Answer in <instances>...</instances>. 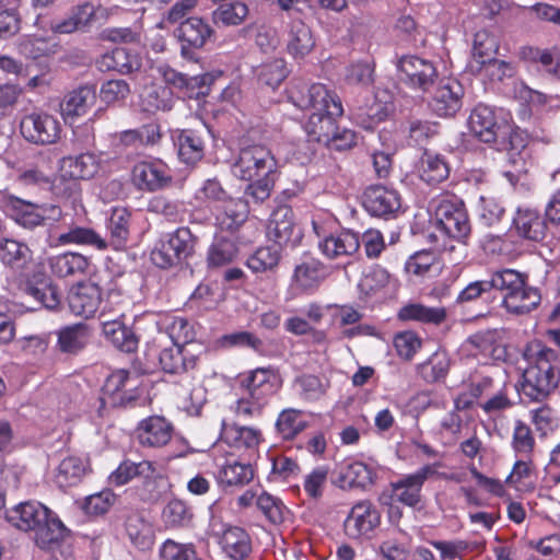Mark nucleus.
<instances>
[{"mask_svg":"<svg viewBox=\"0 0 560 560\" xmlns=\"http://www.w3.org/2000/svg\"><path fill=\"white\" fill-rule=\"evenodd\" d=\"M289 100L302 110H312L304 125V130L313 141L324 144L334 130H337L338 118L343 115L341 98L336 91L325 84H298L289 90Z\"/></svg>","mask_w":560,"mask_h":560,"instance_id":"f257e3e1","label":"nucleus"},{"mask_svg":"<svg viewBox=\"0 0 560 560\" xmlns=\"http://www.w3.org/2000/svg\"><path fill=\"white\" fill-rule=\"evenodd\" d=\"M5 520L20 530L34 532V541L42 550L56 552L70 536L60 518L37 501L22 502L7 510Z\"/></svg>","mask_w":560,"mask_h":560,"instance_id":"f03ea898","label":"nucleus"},{"mask_svg":"<svg viewBox=\"0 0 560 560\" xmlns=\"http://www.w3.org/2000/svg\"><path fill=\"white\" fill-rule=\"evenodd\" d=\"M524 357L528 365L522 374L520 392L532 402H542L560 384L559 353L537 341Z\"/></svg>","mask_w":560,"mask_h":560,"instance_id":"7ed1b4c3","label":"nucleus"},{"mask_svg":"<svg viewBox=\"0 0 560 560\" xmlns=\"http://www.w3.org/2000/svg\"><path fill=\"white\" fill-rule=\"evenodd\" d=\"M238 388L242 394L231 408L233 413L244 420L260 418L278 390L277 372L271 366L245 372L238 377Z\"/></svg>","mask_w":560,"mask_h":560,"instance_id":"20e7f679","label":"nucleus"},{"mask_svg":"<svg viewBox=\"0 0 560 560\" xmlns=\"http://www.w3.org/2000/svg\"><path fill=\"white\" fill-rule=\"evenodd\" d=\"M443 464L441 462H435L432 464H425L421 466L419 469L411 474L404 475L399 479L392 481L389 483L390 487V495L389 499L392 501L398 502L405 506L416 509L422 502V489L425 481L435 475L439 478L450 481L459 482L462 481L460 477L456 474H439L438 468L442 467Z\"/></svg>","mask_w":560,"mask_h":560,"instance_id":"39448f33","label":"nucleus"},{"mask_svg":"<svg viewBox=\"0 0 560 560\" xmlns=\"http://www.w3.org/2000/svg\"><path fill=\"white\" fill-rule=\"evenodd\" d=\"M0 208L16 224L30 230L43 226L47 221L59 222L63 217L58 205L34 203L13 195L2 196Z\"/></svg>","mask_w":560,"mask_h":560,"instance_id":"423d86ee","label":"nucleus"},{"mask_svg":"<svg viewBox=\"0 0 560 560\" xmlns=\"http://www.w3.org/2000/svg\"><path fill=\"white\" fill-rule=\"evenodd\" d=\"M435 226L445 236L467 245L471 233V224L466 206L457 198H443L435 208Z\"/></svg>","mask_w":560,"mask_h":560,"instance_id":"0eeeda50","label":"nucleus"},{"mask_svg":"<svg viewBox=\"0 0 560 560\" xmlns=\"http://www.w3.org/2000/svg\"><path fill=\"white\" fill-rule=\"evenodd\" d=\"M265 441L262 431L256 427L241 425L222 419L218 446L225 445L226 454L238 458H250L258 453L260 444Z\"/></svg>","mask_w":560,"mask_h":560,"instance_id":"6e6552de","label":"nucleus"},{"mask_svg":"<svg viewBox=\"0 0 560 560\" xmlns=\"http://www.w3.org/2000/svg\"><path fill=\"white\" fill-rule=\"evenodd\" d=\"M277 161L270 149L262 144H252L240 150L232 165V173L241 180L250 182L256 177L272 175Z\"/></svg>","mask_w":560,"mask_h":560,"instance_id":"1a4fd4ad","label":"nucleus"},{"mask_svg":"<svg viewBox=\"0 0 560 560\" xmlns=\"http://www.w3.org/2000/svg\"><path fill=\"white\" fill-rule=\"evenodd\" d=\"M180 45V55L188 60L196 59L197 52L215 40L212 25L200 16H188L175 30Z\"/></svg>","mask_w":560,"mask_h":560,"instance_id":"9d476101","label":"nucleus"},{"mask_svg":"<svg viewBox=\"0 0 560 560\" xmlns=\"http://www.w3.org/2000/svg\"><path fill=\"white\" fill-rule=\"evenodd\" d=\"M400 81L413 91L428 93L439 79V71L432 60L406 55L397 62Z\"/></svg>","mask_w":560,"mask_h":560,"instance_id":"9b49d317","label":"nucleus"},{"mask_svg":"<svg viewBox=\"0 0 560 560\" xmlns=\"http://www.w3.org/2000/svg\"><path fill=\"white\" fill-rule=\"evenodd\" d=\"M139 378L128 370L119 369L112 372L102 388V407H126L133 405L139 398Z\"/></svg>","mask_w":560,"mask_h":560,"instance_id":"f8f14e48","label":"nucleus"},{"mask_svg":"<svg viewBox=\"0 0 560 560\" xmlns=\"http://www.w3.org/2000/svg\"><path fill=\"white\" fill-rule=\"evenodd\" d=\"M20 132L27 142L46 145L56 143L60 139L61 126L52 115L33 112L22 117Z\"/></svg>","mask_w":560,"mask_h":560,"instance_id":"ddd939ff","label":"nucleus"},{"mask_svg":"<svg viewBox=\"0 0 560 560\" xmlns=\"http://www.w3.org/2000/svg\"><path fill=\"white\" fill-rule=\"evenodd\" d=\"M362 206L370 215L389 220L400 210L401 197L394 188L374 184L364 189Z\"/></svg>","mask_w":560,"mask_h":560,"instance_id":"4468645a","label":"nucleus"},{"mask_svg":"<svg viewBox=\"0 0 560 560\" xmlns=\"http://www.w3.org/2000/svg\"><path fill=\"white\" fill-rule=\"evenodd\" d=\"M510 235H515L521 241L540 243L548 232L545 215L536 208L518 207L512 218Z\"/></svg>","mask_w":560,"mask_h":560,"instance_id":"2eb2a0df","label":"nucleus"},{"mask_svg":"<svg viewBox=\"0 0 560 560\" xmlns=\"http://www.w3.org/2000/svg\"><path fill=\"white\" fill-rule=\"evenodd\" d=\"M381 513L370 500L357 502L348 513L343 528L350 539L369 538L380 526Z\"/></svg>","mask_w":560,"mask_h":560,"instance_id":"dca6fc26","label":"nucleus"},{"mask_svg":"<svg viewBox=\"0 0 560 560\" xmlns=\"http://www.w3.org/2000/svg\"><path fill=\"white\" fill-rule=\"evenodd\" d=\"M67 301L71 314L84 319L93 318L103 302L102 289L94 282H79L69 291Z\"/></svg>","mask_w":560,"mask_h":560,"instance_id":"f3484780","label":"nucleus"},{"mask_svg":"<svg viewBox=\"0 0 560 560\" xmlns=\"http://www.w3.org/2000/svg\"><path fill=\"white\" fill-rule=\"evenodd\" d=\"M505 121H499L492 107L478 104L470 113L468 125L470 131L481 142H497L500 132L504 131Z\"/></svg>","mask_w":560,"mask_h":560,"instance_id":"a211bd4d","label":"nucleus"},{"mask_svg":"<svg viewBox=\"0 0 560 560\" xmlns=\"http://www.w3.org/2000/svg\"><path fill=\"white\" fill-rule=\"evenodd\" d=\"M133 184L145 191H156L163 189L172 182L167 167L160 161L138 162L131 171Z\"/></svg>","mask_w":560,"mask_h":560,"instance_id":"6ab92c4d","label":"nucleus"},{"mask_svg":"<svg viewBox=\"0 0 560 560\" xmlns=\"http://www.w3.org/2000/svg\"><path fill=\"white\" fill-rule=\"evenodd\" d=\"M95 66L101 72L130 74L141 69L142 59L138 52L131 49L115 47L101 55L95 60Z\"/></svg>","mask_w":560,"mask_h":560,"instance_id":"aec40b11","label":"nucleus"},{"mask_svg":"<svg viewBox=\"0 0 560 560\" xmlns=\"http://www.w3.org/2000/svg\"><path fill=\"white\" fill-rule=\"evenodd\" d=\"M55 334L57 351L67 355H78L89 346L92 328L85 323H74L60 327Z\"/></svg>","mask_w":560,"mask_h":560,"instance_id":"412c9836","label":"nucleus"},{"mask_svg":"<svg viewBox=\"0 0 560 560\" xmlns=\"http://www.w3.org/2000/svg\"><path fill=\"white\" fill-rule=\"evenodd\" d=\"M132 224V212L126 207H113L106 220L108 248L119 252L127 248Z\"/></svg>","mask_w":560,"mask_h":560,"instance_id":"4be33fe9","label":"nucleus"},{"mask_svg":"<svg viewBox=\"0 0 560 560\" xmlns=\"http://www.w3.org/2000/svg\"><path fill=\"white\" fill-rule=\"evenodd\" d=\"M249 213L248 201L229 198L214 210L215 225L220 231L234 234L246 222Z\"/></svg>","mask_w":560,"mask_h":560,"instance_id":"5701e85b","label":"nucleus"},{"mask_svg":"<svg viewBox=\"0 0 560 560\" xmlns=\"http://www.w3.org/2000/svg\"><path fill=\"white\" fill-rule=\"evenodd\" d=\"M463 95V86L458 81H442L434 91L431 107L439 116H454L462 107Z\"/></svg>","mask_w":560,"mask_h":560,"instance_id":"b1692460","label":"nucleus"},{"mask_svg":"<svg viewBox=\"0 0 560 560\" xmlns=\"http://www.w3.org/2000/svg\"><path fill=\"white\" fill-rule=\"evenodd\" d=\"M137 439L144 447H162L173 434V425L163 417L152 416L142 420L137 427Z\"/></svg>","mask_w":560,"mask_h":560,"instance_id":"393cba45","label":"nucleus"},{"mask_svg":"<svg viewBox=\"0 0 560 560\" xmlns=\"http://www.w3.org/2000/svg\"><path fill=\"white\" fill-rule=\"evenodd\" d=\"M90 259L75 252H66L49 258V268L54 277L74 280L86 276Z\"/></svg>","mask_w":560,"mask_h":560,"instance_id":"a878e982","label":"nucleus"},{"mask_svg":"<svg viewBox=\"0 0 560 560\" xmlns=\"http://www.w3.org/2000/svg\"><path fill=\"white\" fill-rule=\"evenodd\" d=\"M499 49L497 37L488 30H479L474 35L471 58L466 66V70L474 74H480L485 63L493 58Z\"/></svg>","mask_w":560,"mask_h":560,"instance_id":"bb28decb","label":"nucleus"},{"mask_svg":"<svg viewBox=\"0 0 560 560\" xmlns=\"http://www.w3.org/2000/svg\"><path fill=\"white\" fill-rule=\"evenodd\" d=\"M246 458L226 454L223 463L218 464V481L223 487H244L254 479V468Z\"/></svg>","mask_w":560,"mask_h":560,"instance_id":"cd10ccee","label":"nucleus"},{"mask_svg":"<svg viewBox=\"0 0 560 560\" xmlns=\"http://www.w3.org/2000/svg\"><path fill=\"white\" fill-rule=\"evenodd\" d=\"M360 244L358 233L350 230H341L336 234L325 236L318 243V247L322 254L328 259H337L352 256L359 250Z\"/></svg>","mask_w":560,"mask_h":560,"instance_id":"c85d7f7f","label":"nucleus"},{"mask_svg":"<svg viewBox=\"0 0 560 560\" xmlns=\"http://www.w3.org/2000/svg\"><path fill=\"white\" fill-rule=\"evenodd\" d=\"M96 84L84 83L68 92L61 103V112L66 118L85 115L96 103Z\"/></svg>","mask_w":560,"mask_h":560,"instance_id":"c756f323","label":"nucleus"},{"mask_svg":"<svg viewBox=\"0 0 560 560\" xmlns=\"http://www.w3.org/2000/svg\"><path fill=\"white\" fill-rule=\"evenodd\" d=\"M138 492L144 502H158L170 490L171 483L158 465L149 460L140 476Z\"/></svg>","mask_w":560,"mask_h":560,"instance_id":"7c9ffc66","label":"nucleus"},{"mask_svg":"<svg viewBox=\"0 0 560 560\" xmlns=\"http://www.w3.org/2000/svg\"><path fill=\"white\" fill-rule=\"evenodd\" d=\"M198 359V354L187 346L164 349L159 357L162 370L170 374H183L194 370Z\"/></svg>","mask_w":560,"mask_h":560,"instance_id":"2f4dec72","label":"nucleus"},{"mask_svg":"<svg viewBox=\"0 0 560 560\" xmlns=\"http://www.w3.org/2000/svg\"><path fill=\"white\" fill-rule=\"evenodd\" d=\"M179 160L187 165H195L205 155V139L194 129L176 130L174 136Z\"/></svg>","mask_w":560,"mask_h":560,"instance_id":"473e14b6","label":"nucleus"},{"mask_svg":"<svg viewBox=\"0 0 560 560\" xmlns=\"http://www.w3.org/2000/svg\"><path fill=\"white\" fill-rule=\"evenodd\" d=\"M541 302L540 290L525 281L511 295L502 298V306L509 314L525 315L536 310Z\"/></svg>","mask_w":560,"mask_h":560,"instance_id":"72a5a7b5","label":"nucleus"},{"mask_svg":"<svg viewBox=\"0 0 560 560\" xmlns=\"http://www.w3.org/2000/svg\"><path fill=\"white\" fill-rule=\"evenodd\" d=\"M103 334L118 350L132 353L139 346V338L131 327H128L122 320L106 318L102 320Z\"/></svg>","mask_w":560,"mask_h":560,"instance_id":"f704fd0d","label":"nucleus"},{"mask_svg":"<svg viewBox=\"0 0 560 560\" xmlns=\"http://www.w3.org/2000/svg\"><path fill=\"white\" fill-rule=\"evenodd\" d=\"M295 230L294 212L287 205L279 206L272 213L268 224V233L279 246H287L293 242Z\"/></svg>","mask_w":560,"mask_h":560,"instance_id":"c9c22d12","label":"nucleus"},{"mask_svg":"<svg viewBox=\"0 0 560 560\" xmlns=\"http://www.w3.org/2000/svg\"><path fill=\"white\" fill-rule=\"evenodd\" d=\"M315 46V39L310 26L299 18L289 24L287 50L295 59H303Z\"/></svg>","mask_w":560,"mask_h":560,"instance_id":"e433bc0d","label":"nucleus"},{"mask_svg":"<svg viewBox=\"0 0 560 560\" xmlns=\"http://www.w3.org/2000/svg\"><path fill=\"white\" fill-rule=\"evenodd\" d=\"M98 168L100 163L96 155L89 152L63 156L59 162V171L79 182L93 178Z\"/></svg>","mask_w":560,"mask_h":560,"instance_id":"4c0bfd02","label":"nucleus"},{"mask_svg":"<svg viewBox=\"0 0 560 560\" xmlns=\"http://www.w3.org/2000/svg\"><path fill=\"white\" fill-rule=\"evenodd\" d=\"M162 137L161 125L156 121L143 124L136 129L122 130L117 136L121 145L135 149L158 145Z\"/></svg>","mask_w":560,"mask_h":560,"instance_id":"58836bf2","label":"nucleus"},{"mask_svg":"<svg viewBox=\"0 0 560 560\" xmlns=\"http://www.w3.org/2000/svg\"><path fill=\"white\" fill-rule=\"evenodd\" d=\"M219 542L223 552L232 560H245L252 552L250 536L240 526L226 527Z\"/></svg>","mask_w":560,"mask_h":560,"instance_id":"ea45409f","label":"nucleus"},{"mask_svg":"<svg viewBox=\"0 0 560 560\" xmlns=\"http://www.w3.org/2000/svg\"><path fill=\"white\" fill-rule=\"evenodd\" d=\"M308 428V421L302 410L287 408L279 412L275 430L277 435L284 442H291Z\"/></svg>","mask_w":560,"mask_h":560,"instance_id":"a19ab883","label":"nucleus"},{"mask_svg":"<svg viewBox=\"0 0 560 560\" xmlns=\"http://www.w3.org/2000/svg\"><path fill=\"white\" fill-rule=\"evenodd\" d=\"M446 317L447 313L445 307H430L421 303L405 304L397 313V318L401 322H418L436 326L444 323Z\"/></svg>","mask_w":560,"mask_h":560,"instance_id":"79ce46f5","label":"nucleus"},{"mask_svg":"<svg viewBox=\"0 0 560 560\" xmlns=\"http://www.w3.org/2000/svg\"><path fill=\"white\" fill-rule=\"evenodd\" d=\"M89 470V462L82 457L71 455L63 458L58 465L55 481L59 488L67 489L78 486Z\"/></svg>","mask_w":560,"mask_h":560,"instance_id":"37998d69","label":"nucleus"},{"mask_svg":"<svg viewBox=\"0 0 560 560\" xmlns=\"http://www.w3.org/2000/svg\"><path fill=\"white\" fill-rule=\"evenodd\" d=\"M21 290L32 298L40 307L55 310L60 304L56 288L50 285L44 278L33 276L27 278L21 285Z\"/></svg>","mask_w":560,"mask_h":560,"instance_id":"c03bdc74","label":"nucleus"},{"mask_svg":"<svg viewBox=\"0 0 560 560\" xmlns=\"http://www.w3.org/2000/svg\"><path fill=\"white\" fill-rule=\"evenodd\" d=\"M451 167L446 158L440 153L425 150L420 160V178L428 185L435 186L450 176Z\"/></svg>","mask_w":560,"mask_h":560,"instance_id":"a18cd8bd","label":"nucleus"},{"mask_svg":"<svg viewBox=\"0 0 560 560\" xmlns=\"http://www.w3.org/2000/svg\"><path fill=\"white\" fill-rule=\"evenodd\" d=\"M81 245L91 246L98 250H106L108 248L106 238L102 237L96 231L85 226H73L67 232L60 233L56 236V245Z\"/></svg>","mask_w":560,"mask_h":560,"instance_id":"49530a36","label":"nucleus"},{"mask_svg":"<svg viewBox=\"0 0 560 560\" xmlns=\"http://www.w3.org/2000/svg\"><path fill=\"white\" fill-rule=\"evenodd\" d=\"M95 8L90 2L75 5L70 15L51 26L55 33L71 34L75 31L85 30L95 16Z\"/></svg>","mask_w":560,"mask_h":560,"instance_id":"de8ad7c7","label":"nucleus"},{"mask_svg":"<svg viewBox=\"0 0 560 560\" xmlns=\"http://www.w3.org/2000/svg\"><path fill=\"white\" fill-rule=\"evenodd\" d=\"M510 446L515 457L534 456L536 439L530 425L525 421L521 419L514 421Z\"/></svg>","mask_w":560,"mask_h":560,"instance_id":"09e8293b","label":"nucleus"},{"mask_svg":"<svg viewBox=\"0 0 560 560\" xmlns=\"http://www.w3.org/2000/svg\"><path fill=\"white\" fill-rule=\"evenodd\" d=\"M173 94L168 86L153 85L141 94L140 106L143 112L154 114L173 107Z\"/></svg>","mask_w":560,"mask_h":560,"instance_id":"8fccbe9b","label":"nucleus"},{"mask_svg":"<svg viewBox=\"0 0 560 560\" xmlns=\"http://www.w3.org/2000/svg\"><path fill=\"white\" fill-rule=\"evenodd\" d=\"M279 245L258 247L246 260V266L254 273H265L276 270L279 265L281 253Z\"/></svg>","mask_w":560,"mask_h":560,"instance_id":"3c124183","label":"nucleus"},{"mask_svg":"<svg viewBox=\"0 0 560 560\" xmlns=\"http://www.w3.org/2000/svg\"><path fill=\"white\" fill-rule=\"evenodd\" d=\"M236 243L224 236L215 237L208 248L207 264L210 268H220L231 264L237 256Z\"/></svg>","mask_w":560,"mask_h":560,"instance_id":"603ef678","label":"nucleus"},{"mask_svg":"<svg viewBox=\"0 0 560 560\" xmlns=\"http://www.w3.org/2000/svg\"><path fill=\"white\" fill-rule=\"evenodd\" d=\"M451 361L445 352H434L424 362L418 364L417 371L427 383H436L446 377Z\"/></svg>","mask_w":560,"mask_h":560,"instance_id":"864d4df0","label":"nucleus"},{"mask_svg":"<svg viewBox=\"0 0 560 560\" xmlns=\"http://www.w3.org/2000/svg\"><path fill=\"white\" fill-rule=\"evenodd\" d=\"M163 521L168 528H183L191 525L192 508L182 499H172L163 510Z\"/></svg>","mask_w":560,"mask_h":560,"instance_id":"5fc2aeb1","label":"nucleus"},{"mask_svg":"<svg viewBox=\"0 0 560 560\" xmlns=\"http://www.w3.org/2000/svg\"><path fill=\"white\" fill-rule=\"evenodd\" d=\"M494 143L497 150L505 151L510 155V161L515 163V156H518L527 147V136L518 128L505 122L504 131L500 132L498 141Z\"/></svg>","mask_w":560,"mask_h":560,"instance_id":"6e6d98bb","label":"nucleus"},{"mask_svg":"<svg viewBox=\"0 0 560 560\" xmlns=\"http://www.w3.org/2000/svg\"><path fill=\"white\" fill-rule=\"evenodd\" d=\"M126 533L131 544L140 550H149L154 544L152 526L141 517H128L126 522Z\"/></svg>","mask_w":560,"mask_h":560,"instance_id":"4d7b16f0","label":"nucleus"},{"mask_svg":"<svg viewBox=\"0 0 560 560\" xmlns=\"http://www.w3.org/2000/svg\"><path fill=\"white\" fill-rule=\"evenodd\" d=\"M258 511L266 517L268 522L275 525L282 524L285 514L289 512L283 501L267 491H261L255 501Z\"/></svg>","mask_w":560,"mask_h":560,"instance_id":"13d9d810","label":"nucleus"},{"mask_svg":"<svg viewBox=\"0 0 560 560\" xmlns=\"http://www.w3.org/2000/svg\"><path fill=\"white\" fill-rule=\"evenodd\" d=\"M248 7L241 1H232L220 4L212 12V21L217 25L237 26L241 25L248 15Z\"/></svg>","mask_w":560,"mask_h":560,"instance_id":"bf43d9fd","label":"nucleus"},{"mask_svg":"<svg viewBox=\"0 0 560 560\" xmlns=\"http://www.w3.org/2000/svg\"><path fill=\"white\" fill-rule=\"evenodd\" d=\"M492 290L502 292L503 296H511L517 288L528 281V276L514 269H501L490 273Z\"/></svg>","mask_w":560,"mask_h":560,"instance_id":"052dcab7","label":"nucleus"},{"mask_svg":"<svg viewBox=\"0 0 560 560\" xmlns=\"http://www.w3.org/2000/svg\"><path fill=\"white\" fill-rule=\"evenodd\" d=\"M51 194L63 202L75 205L82 196V187L78 179H72L65 174L58 172L50 185Z\"/></svg>","mask_w":560,"mask_h":560,"instance_id":"680f3d73","label":"nucleus"},{"mask_svg":"<svg viewBox=\"0 0 560 560\" xmlns=\"http://www.w3.org/2000/svg\"><path fill=\"white\" fill-rule=\"evenodd\" d=\"M166 240L172 246L179 264L194 255L197 237L191 233L189 228H177L173 233L167 235Z\"/></svg>","mask_w":560,"mask_h":560,"instance_id":"e2e57ef3","label":"nucleus"},{"mask_svg":"<svg viewBox=\"0 0 560 560\" xmlns=\"http://www.w3.org/2000/svg\"><path fill=\"white\" fill-rule=\"evenodd\" d=\"M148 462V459H143L138 463L129 458L124 459L108 476V483L114 487H122L136 478L140 479V476L144 471Z\"/></svg>","mask_w":560,"mask_h":560,"instance_id":"0e129e2a","label":"nucleus"},{"mask_svg":"<svg viewBox=\"0 0 560 560\" xmlns=\"http://www.w3.org/2000/svg\"><path fill=\"white\" fill-rule=\"evenodd\" d=\"M340 478L349 487L365 488L372 482L373 472L363 462L352 460L342 466Z\"/></svg>","mask_w":560,"mask_h":560,"instance_id":"69168bd1","label":"nucleus"},{"mask_svg":"<svg viewBox=\"0 0 560 560\" xmlns=\"http://www.w3.org/2000/svg\"><path fill=\"white\" fill-rule=\"evenodd\" d=\"M325 278V267L317 260L304 261L296 266L294 279L299 287L313 289L319 285Z\"/></svg>","mask_w":560,"mask_h":560,"instance_id":"338daca9","label":"nucleus"},{"mask_svg":"<svg viewBox=\"0 0 560 560\" xmlns=\"http://www.w3.org/2000/svg\"><path fill=\"white\" fill-rule=\"evenodd\" d=\"M131 93L126 80L112 79L102 83L100 98L106 105H122Z\"/></svg>","mask_w":560,"mask_h":560,"instance_id":"774afa93","label":"nucleus"}]
</instances>
